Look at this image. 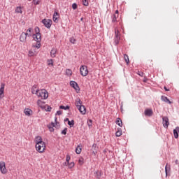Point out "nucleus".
Wrapping results in <instances>:
<instances>
[{
    "label": "nucleus",
    "mask_w": 179,
    "mask_h": 179,
    "mask_svg": "<svg viewBox=\"0 0 179 179\" xmlns=\"http://www.w3.org/2000/svg\"><path fill=\"white\" fill-rule=\"evenodd\" d=\"M115 38H120V31L117 28L115 29Z\"/></svg>",
    "instance_id": "35"
},
{
    "label": "nucleus",
    "mask_w": 179,
    "mask_h": 179,
    "mask_svg": "<svg viewBox=\"0 0 179 179\" xmlns=\"http://www.w3.org/2000/svg\"><path fill=\"white\" fill-rule=\"evenodd\" d=\"M72 8H73V9H76L77 8H78V5L76 4V3H73V5H72Z\"/></svg>",
    "instance_id": "47"
},
{
    "label": "nucleus",
    "mask_w": 179,
    "mask_h": 179,
    "mask_svg": "<svg viewBox=\"0 0 179 179\" xmlns=\"http://www.w3.org/2000/svg\"><path fill=\"white\" fill-rule=\"evenodd\" d=\"M118 16L119 15L113 14V19H112L113 23H115V22H117V19H118Z\"/></svg>",
    "instance_id": "30"
},
{
    "label": "nucleus",
    "mask_w": 179,
    "mask_h": 179,
    "mask_svg": "<svg viewBox=\"0 0 179 179\" xmlns=\"http://www.w3.org/2000/svg\"><path fill=\"white\" fill-rule=\"evenodd\" d=\"M24 34L27 35L28 37H31L33 36V29L29 28Z\"/></svg>",
    "instance_id": "20"
},
{
    "label": "nucleus",
    "mask_w": 179,
    "mask_h": 179,
    "mask_svg": "<svg viewBox=\"0 0 179 179\" xmlns=\"http://www.w3.org/2000/svg\"><path fill=\"white\" fill-rule=\"evenodd\" d=\"M45 110H46V111H51L52 108L48 105H45Z\"/></svg>",
    "instance_id": "42"
},
{
    "label": "nucleus",
    "mask_w": 179,
    "mask_h": 179,
    "mask_svg": "<svg viewBox=\"0 0 179 179\" xmlns=\"http://www.w3.org/2000/svg\"><path fill=\"white\" fill-rule=\"evenodd\" d=\"M124 61L127 64H129V57L128 55H124Z\"/></svg>",
    "instance_id": "33"
},
{
    "label": "nucleus",
    "mask_w": 179,
    "mask_h": 179,
    "mask_svg": "<svg viewBox=\"0 0 179 179\" xmlns=\"http://www.w3.org/2000/svg\"><path fill=\"white\" fill-rule=\"evenodd\" d=\"M93 121L92 120H90L88 122H87V125L88 127L90 128V127H92V124Z\"/></svg>",
    "instance_id": "46"
},
{
    "label": "nucleus",
    "mask_w": 179,
    "mask_h": 179,
    "mask_svg": "<svg viewBox=\"0 0 179 179\" xmlns=\"http://www.w3.org/2000/svg\"><path fill=\"white\" fill-rule=\"evenodd\" d=\"M138 75H139V76H143L144 73L143 72H138Z\"/></svg>",
    "instance_id": "50"
},
{
    "label": "nucleus",
    "mask_w": 179,
    "mask_h": 179,
    "mask_svg": "<svg viewBox=\"0 0 179 179\" xmlns=\"http://www.w3.org/2000/svg\"><path fill=\"white\" fill-rule=\"evenodd\" d=\"M83 5H84V6H89V2L87 0H83Z\"/></svg>",
    "instance_id": "40"
},
{
    "label": "nucleus",
    "mask_w": 179,
    "mask_h": 179,
    "mask_svg": "<svg viewBox=\"0 0 179 179\" xmlns=\"http://www.w3.org/2000/svg\"><path fill=\"white\" fill-rule=\"evenodd\" d=\"M70 85L71 86V87H73V89H75V90H76L77 93H78V92H79V86L78 85V83H76V82L71 81Z\"/></svg>",
    "instance_id": "10"
},
{
    "label": "nucleus",
    "mask_w": 179,
    "mask_h": 179,
    "mask_svg": "<svg viewBox=\"0 0 179 179\" xmlns=\"http://www.w3.org/2000/svg\"><path fill=\"white\" fill-rule=\"evenodd\" d=\"M167 166H169L168 164H166V166H165L166 176H167Z\"/></svg>",
    "instance_id": "49"
},
{
    "label": "nucleus",
    "mask_w": 179,
    "mask_h": 179,
    "mask_svg": "<svg viewBox=\"0 0 179 179\" xmlns=\"http://www.w3.org/2000/svg\"><path fill=\"white\" fill-rule=\"evenodd\" d=\"M80 73L83 76H87V74L89 73L87 66L85 65L81 66L80 68Z\"/></svg>",
    "instance_id": "4"
},
{
    "label": "nucleus",
    "mask_w": 179,
    "mask_h": 179,
    "mask_svg": "<svg viewBox=\"0 0 179 179\" xmlns=\"http://www.w3.org/2000/svg\"><path fill=\"white\" fill-rule=\"evenodd\" d=\"M54 127H55V123L54 122H52L51 124L48 126L50 132H54Z\"/></svg>",
    "instance_id": "25"
},
{
    "label": "nucleus",
    "mask_w": 179,
    "mask_h": 179,
    "mask_svg": "<svg viewBox=\"0 0 179 179\" xmlns=\"http://www.w3.org/2000/svg\"><path fill=\"white\" fill-rule=\"evenodd\" d=\"M116 124L119 126V127H122V120H121V118L117 117L116 119Z\"/></svg>",
    "instance_id": "27"
},
{
    "label": "nucleus",
    "mask_w": 179,
    "mask_h": 179,
    "mask_svg": "<svg viewBox=\"0 0 179 179\" xmlns=\"http://www.w3.org/2000/svg\"><path fill=\"white\" fill-rule=\"evenodd\" d=\"M42 23L47 27V29H50L51 24H52V21L51 20L44 19L42 20Z\"/></svg>",
    "instance_id": "6"
},
{
    "label": "nucleus",
    "mask_w": 179,
    "mask_h": 179,
    "mask_svg": "<svg viewBox=\"0 0 179 179\" xmlns=\"http://www.w3.org/2000/svg\"><path fill=\"white\" fill-rule=\"evenodd\" d=\"M115 15H118V10H115Z\"/></svg>",
    "instance_id": "52"
},
{
    "label": "nucleus",
    "mask_w": 179,
    "mask_h": 179,
    "mask_svg": "<svg viewBox=\"0 0 179 179\" xmlns=\"http://www.w3.org/2000/svg\"><path fill=\"white\" fill-rule=\"evenodd\" d=\"M28 1H31V0H28Z\"/></svg>",
    "instance_id": "55"
},
{
    "label": "nucleus",
    "mask_w": 179,
    "mask_h": 179,
    "mask_svg": "<svg viewBox=\"0 0 179 179\" xmlns=\"http://www.w3.org/2000/svg\"><path fill=\"white\" fill-rule=\"evenodd\" d=\"M59 18V14L58 13L55 12L53 14V21L55 22V23H58V19Z\"/></svg>",
    "instance_id": "21"
},
{
    "label": "nucleus",
    "mask_w": 179,
    "mask_h": 179,
    "mask_svg": "<svg viewBox=\"0 0 179 179\" xmlns=\"http://www.w3.org/2000/svg\"><path fill=\"white\" fill-rule=\"evenodd\" d=\"M23 8L22 6H18L15 8V13H23Z\"/></svg>",
    "instance_id": "26"
},
{
    "label": "nucleus",
    "mask_w": 179,
    "mask_h": 179,
    "mask_svg": "<svg viewBox=\"0 0 179 179\" xmlns=\"http://www.w3.org/2000/svg\"><path fill=\"white\" fill-rule=\"evenodd\" d=\"M66 121H68V122H69V119L67 118V119L66 120Z\"/></svg>",
    "instance_id": "53"
},
{
    "label": "nucleus",
    "mask_w": 179,
    "mask_h": 179,
    "mask_svg": "<svg viewBox=\"0 0 179 179\" xmlns=\"http://www.w3.org/2000/svg\"><path fill=\"white\" fill-rule=\"evenodd\" d=\"M120 38H115V43L116 45L120 43Z\"/></svg>",
    "instance_id": "45"
},
{
    "label": "nucleus",
    "mask_w": 179,
    "mask_h": 179,
    "mask_svg": "<svg viewBox=\"0 0 179 179\" xmlns=\"http://www.w3.org/2000/svg\"><path fill=\"white\" fill-rule=\"evenodd\" d=\"M69 162H71V156H69V155H67L66 157V163H68Z\"/></svg>",
    "instance_id": "41"
},
{
    "label": "nucleus",
    "mask_w": 179,
    "mask_h": 179,
    "mask_svg": "<svg viewBox=\"0 0 179 179\" xmlns=\"http://www.w3.org/2000/svg\"><path fill=\"white\" fill-rule=\"evenodd\" d=\"M178 162V160H176V164H177Z\"/></svg>",
    "instance_id": "54"
},
{
    "label": "nucleus",
    "mask_w": 179,
    "mask_h": 179,
    "mask_svg": "<svg viewBox=\"0 0 179 179\" xmlns=\"http://www.w3.org/2000/svg\"><path fill=\"white\" fill-rule=\"evenodd\" d=\"M68 125H69L71 127H73L75 125V122L73 120H69L68 121Z\"/></svg>",
    "instance_id": "37"
},
{
    "label": "nucleus",
    "mask_w": 179,
    "mask_h": 179,
    "mask_svg": "<svg viewBox=\"0 0 179 179\" xmlns=\"http://www.w3.org/2000/svg\"><path fill=\"white\" fill-rule=\"evenodd\" d=\"M66 132H68V128H65L62 131V135H66Z\"/></svg>",
    "instance_id": "43"
},
{
    "label": "nucleus",
    "mask_w": 179,
    "mask_h": 179,
    "mask_svg": "<svg viewBox=\"0 0 179 179\" xmlns=\"http://www.w3.org/2000/svg\"><path fill=\"white\" fill-rule=\"evenodd\" d=\"M24 113L27 117H30L31 115H33V110H31V109H30V108H25L24 110Z\"/></svg>",
    "instance_id": "11"
},
{
    "label": "nucleus",
    "mask_w": 179,
    "mask_h": 179,
    "mask_svg": "<svg viewBox=\"0 0 179 179\" xmlns=\"http://www.w3.org/2000/svg\"><path fill=\"white\" fill-rule=\"evenodd\" d=\"M38 92H40V90L37 88V85H34L31 88V93L32 94H38Z\"/></svg>",
    "instance_id": "15"
},
{
    "label": "nucleus",
    "mask_w": 179,
    "mask_h": 179,
    "mask_svg": "<svg viewBox=\"0 0 179 179\" xmlns=\"http://www.w3.org/2000/svg\"><path fill=\"white\" fill-rule=\"evenodd\" d=\"M27 38V35L24 34V32H22L20 36V41H21V43H26Z\"/></svg>",
    "instance_id": "13"
},
{
    "label": "nucleus",
    "mask_w": 179,
    "mask_h": 179,
    "mask_svg": "<svg viewBox=\"0 0 179 179\" xmlns=\"http://www.w3.org/2000/svg\"><path fill=\"white\" fill-rule=\"evenodd\" d=\"M161 100L162 101H164V103H166L167 104H173V102L170 100H169V98L166 96H161Z\"/></svg>",
    "instance_id": "14"
},
{
    "label": "nucleus",
    "mask_w": 179,
    "mask_h": 179,
    "mask_svg": "<svg viewBox=\"0 0 179 179\" xmlns=\"http://www.w3.org/2000/svg\"><path fill=\"white\" fill-rule=\"evenodd\" d=\"M76 106L77 107V108L81 107L82 105V101L80 100V99L78 98L76 100Z\"/></svg>",
    "instance_id": "24"
},
{
    "label": "nucleus",
    "mask_w": 179,
    "mask_h": 179,
    "mask_svg": "<svg viewBox=\"0 0 179 179\" xmlns=\"http://www.w3.org/2000/svg\"><path fill=\"white\" fill-rule=\"evenodd\" d=\"M37 55V51H36V48L32 46L31 50H30L28 52V57H36Z\"/></svg>",
    "instance_id": "8"
},
{
    "label": "nucleus",
    "mask_w": 179,
    "mask_h": 179,
    "mask_svg": "<svg viewBox=\"0 0 179 179\" xmlns=\"http://www.w3.org/2000/svg\"><path fill=\"white\" fill-rule=\"evenodd\" d=\"M121 135H122V131L121 130V129H117V131L115 133V136L120 137L121 136Z\"/></svg>",
    "instance_id": "28"
},
{
    "label": "nucleus",
    "mask_w": 179,
    "mask_h": 179,
    "mask_svg": "<svg viewBox=\"0 0 179 179\" xmlns=\"http://www.w3.org/2000/svg\"><path fill=\"white\" fill-rule=\"evenodd\" d=\"M84 163H85V159H83V157H80L78 159V164L80 166H83Z\"/></svg>",
    "instance_id": "29"
},
{
    "label": "nucleus",
    "mask_w": 179,
    "mask_h": 179,
    "mask_svg": "<svg viewBox=\"0 0 179 179\" xmlns=\"http://www.w3.org/2000/svg\"><path fill=\"white\" fill-rule=\"evenodd\" d=\"M64 166H66L68 169H72L75 167V162H71V161L69 162H65Z\"/></svg>",
    "instance_id": "12"
},
{
    "label": "nucleus",
    "mask_w": 179,
    "mask_h": 179,
    "mask_svg": "<svg viewBox=\"0 0 179 179\" xmlns=\"http://www.w3.org/2000/svg\"><path fill=\"white\" fill-rule=\"evenodd\" d=\"M36 96L38 99L46 100V99H48V92L45 90H40Z\"/></svg>",
    "instance_id": "3"
},
{
    "label": "nucleus",
    "mask_w": 179,
    "mask_h": 179,
    "mask_svg": "<svg viewBox=\"0 0 179 179\" xmlns=\"http://www.w3.org/2000/svg\"><path fill=\"white\" fill-rule=\"evenodd\" d=\"M4 92H5V83H1V87H0V99H3V97H5Z\"/></svg>",
    "instance_id": "7"
},
{
    "label": "nucleus",
    "mask_w": 179,
    "mask_h": 179,
    "mask_svg": "<svg viewBox=\"0 0 179 179\" xmlns=\"http://www.w3.org/2000/svg\"><path fill=\"white\" fill-rule=\"evenodd\" d=\"M48 65H51V66H54V61L50 59L47 61Z\"/></svg>",
    "instance_id": "34"
},
{
    "label": "nucleus",
    "mask_w": 179,
    "mask_h": 179,
    "mask_svg": "<svg viewBox=\"0 0 179 179\" xmlns=\"http://www.w3.org/2000/svg\"><path fill=\"white\" fill-rule=\"evenodd\" d=\"M98 149H99V147H97V145L93 144V145L92 147V153H93V155H94V156H96V155H97Z\"/></svg>",
    "instance_id": "19"
},
{
    "label": "nucleus",
    "mask_w": 179,
    "mask_h": 179,
    "mask_svg": "<svg viewBox=\"0 0 179 179\" xmlns=\"http://www.w3.org/2000/svg\"><path fill=\"white\" fill-rule=\"evenodd\" d=\"M59 108H60L61 110H69V106H59Z\"/></svg>",
    "instance_id": "38"
},
{
    "label": "nucleus",
    "mask_w": 179,
    "mask_h": 179,
    "mask_svg": "<svg viewBox=\"0 0 179 179\" xmlns=\"http://www.w3.org/2000/svg\"><path fill=\"white\" fill-rule=\"evenodd\" d=\"M66 75L67 76H72V70L69 69H66Z\"/></svg>",
    "instance_id": "31"
},
{
    "label": "nucleus",
    "mask_w": 179,
    "mask_h": 179,
    "mask_svg": "<svg viewBox=\"0 0 179 179\" xmlns=\"http://www.w3.org/2000/svg\"><path fill=\"white\" fill-rule=\"evenodd\" d=\"M57 115H61V114H62V111L58 110V111L57 112Z\"/></svg>",
    "instance_id": "48"
},
{
    "label": "nucleus",
    "mask_w": 179,
    "mask_h": 179,
    "mask_svg": "<svg viewBox=\"0 0 179 179\" xmlns=\"http://www.w3.org/2000/svg\"><path fill=\"white\" fill-rule=\"evenodd\" d=\"M34 143L35 149L38 153H44V152H45L47 145H45V142L43 141V138H41V136H36L34 139Z\"/></svg>",
    "instance_id": "1"
},
{
    "label": "nucleus",
    "mask_w": 179,
    "mask_h": 179,
    "mask_svg": "<svg viewBox=\"0 0 179 179\" xmlns=\"http://www.w3.org/2000/svg\"><path fill=\"white\" fill-rule=\"evenodd\" d=\"M78 110H79L80 114H82L83 115H85V114H86V107H85V106H81L79 108H78Z\"/></svg>",
    "instance_id": "17"
},
{
    "label": "nucleus",
    "mask_w": 179,
    "mask_h": 179,
    "mask_svg": "<svg viewBox=\"0 0 179 179\" xmlns=\"http://www.w3.org/2000/svg\"><path fill=\"white\" fill-rule=\"evenodd\" d=\"M178 134H179V127H177L175 129H173V135H174V138H176V139H178Z\"/></svg>",
    "instance_id": "23"
},
{
    "label": "nucleus",
    "mask_w": 179,
    "mask_h": 179,
    "mask_svg": "<svg viewBox=\"0 0 179 179\" xmlns=\"http://www.w3.org/2000/svg\"><path fill=\"white\" fill-rule=\"evenodd\" d=\"M96 178H100V177H101V171H98L96 172Z\"/></svg>",
    "instance_id": "39"
},
{
    "label": "nucleus",
    "mask_w": 179,
    "mask_h": 179,
    "mask_svg": "<svg viewBox=\"0 0 179 179\" xmlns=\"http://www.w3.org/2000/svg\"><path fill=\"white\" fill-rule=\"evenodd\" d=\"M81 152H82V148H80V146H78L76 149V153H77V155H80Z\"/></svg>",
    "instance_id": "32"
},
{
    "label": "nucleus",
    "mask_w": 179,
    "mask_h": 179,
    "mask_svg": "<svg viewBox=\"0 0 179 179\" xmlns=\"http://www.w3.org/2000/svg\"><path fill=\"white\" fill-rule=\"evenodd\" d=\"M0 172L1 174H6V173H8L5 162H0Z\"/></svg>",
    "instance_id": "5"
},
{
    "label": "nucleus",
    "mask_w": 179,
    "mask_h": 179,
    "mask_svg": "<svg viewBox=\"0 0 179 179\" xmlns=\"http://www.w3.org/2000/svg\"><path fill=\"white\" fill-rule=\"evenodd\" d=\"M36 34L32 35V37L35 41H36V45H34V48H40L41 47V34H40V28L38 27H35Z\"/></svg>",
    "instance_id": "2"
},
{
    "label": "nucleus",
    "mask_w": 179,
    "mask_h": 179,
    "mask_svg": "<svg viewBox=\"0 0 179 179\" xmlns=\"http://www.w3.org/2000/svg\"><path fill=\"white\" fill-rule=\"evenodd\" d=\"M34 5H38L40 3V0H33Z\"/></svg>",
    "instance_id": "44"
},
{
    "label": "nucleus",
    "mask_w": 179,
    "mask_h": 179,
    "mask_svg": "<svg viewBox=\"0 0 179 179\" xmlns=\"http://www.w3.org/2000/svg\"><path fill=\"white\" fill-rule=\"evenodd\" d=\"M164 90H165L166 92H169V91L170 90L167 89V87H164Z\"/></svg>",
    "instance_id": "51"
},
{
    "label": "nucleus",
    "mask_w": 179,
    "mask_h": 179,
    "mask_svg": "<svg viewBox=\"0 0 179 179\" xmlns=\"http://www.w3.org/2000/svg\"><path fill=\"white\" fill-rule=\"evenodd\" d=\"M162 121H163V125L164 128H169V125H170V122H169V117H162Z\"/></svg>",
    "instance_id": "9"
},
{
    "label": "nucleus",
    "mask_w": 179,
    "mask_h": 179,
    "mask_svg": "<svg viewBox=\"0 0 179 179\" xmlns=\"http://www.w3.org/2000/svg\"><path fill=\"white\" fill-rule=\"evenodd\" d=\"M69 41L71 44H76V39H75V38L71 37L69 38Z\"/></svg>",
    "instance_id": "36"
},
{
    "label": "nucleus",
    "mask_w": 179,
    "mask_h": 179,
    "mask_svg": "<svg viewBox=\"0 0 179 179\" xmlns=\"http://www.w3.org/2000/svg\"><path fill=\"white\" fill-rule=\"evenodd\" d=\"M37 104L39 107H41V108H42L43 110L45 109V104L44 103V102H43V101L38 99L37 101Z\"/></svg>",
    "instance_id": "18"
},
{
    "label": "nucleus",
    "mask_w": 179,
    "mask_h": 179,
    "mask_svg": "<svg viewBox=\"0 0 179 179\" xmlns=\"http://www.w3.org/2000/svg\"><path fill=\"white\" fill-rule=\"evenodd\" d=\"M144 114L147 117H152V115H153V110H152V109H145Z\"/></svg>",
    "instance_id": "16"
},
{
    "label": "nucleus",
    "mask_w": 179,
    "mask_h": 179,
    "mask_svg": "<svg viewBox=\"0 0 179 179\" xmlns=\"http://www.w3.org/2000/svg\"><path fill=\"white\" fill-rule=\"evenodd\" d=\"M56 55H57V49L55 48H52V50L50 51V57L52 58H55Z\"/></svg>",
    "instance_id": "22"
}]
</instances>
